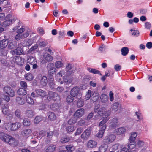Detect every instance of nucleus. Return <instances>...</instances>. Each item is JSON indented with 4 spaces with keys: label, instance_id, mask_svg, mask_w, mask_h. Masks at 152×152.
I'll list each match as a JSON object with an SVG mask.
<instances>
[{
    "label": "nucleus",
    "instance_id": "1",
    "mask_svg": "<svg viewBox=\"0 0 152 152\" xmlns=\"http://www.w3.org/2000/svg\"><path fill=\"white\" fill-rule=\"evenodd\" d=\"M23 28H21L17 31V33L18 34L15 37V39L16 41H18L21 39H24L26 38L29 34V31L28 30L26 31Z\"/></svg>",
    "mask_w": 152,
    "mask_h": 152
},
{
    "label": "nucleus",
    "instance_id": "2",
    "mask_svg": "<svg viewBox=\"0 0 152 152\" xmlns=\"http://www.w3.org/2000/svg\"><path fill=\"white\" fill-rule=\"evenodd\" d=\"M3 90L4 93L7 94L9 96L13 97L15 95L14 90L10 86H5L4 87Z\"/></svg>",
    "mask_w": 152,
    "mask_h": 152
},
{
    "label": "nucleus",
    "instance_id": "3",
    "mask_svg": "<svg viewBox=\"0 0 152 152\" xmlns=\"http://www.w3.org/2000/svg\"><path fill=\"white\" fill-rule=\"evenodd\" d=\"M115 138L116 136L114 134H109L104 137L103 141L105 143L110 144L114 141Z\"/></svg>",
    "mask_w": 152,
    "mask_h": 152
},
{
    "label": "nucleus",
    "instance_id": "4",
    "mask_svg": "<svg viewBox=\"0 0 152 152\" xmlns=\"http://www.w3.org/2000/svg\"><path fill=\"white\" fill-rule=\"evenodd\" d=\"M31 132L30 129H26L20 131L19 134L22 137L26 138L28 137Z\"/></svg>",
    "mask_w": 152,
    "mask_h": 152
},
{
    "label": "nucleus",
    "instance_id": "5",
    "mask_svg": "<svg viewBox=\"0 0 152 152\" xmlns=\"http://www.w3.org/2000/svg\"><path fill=\"white\" fill-rule=\"evenodd\" d=\"M53 59V57L51 55L48 53H45L43 55V58L41 62L42 64H45L47 62L51 61Z\"/></svg>",
    "mask_w": 152,
    "mask_h": 152
},
{
    "label": "nucleus",
    "instance_id": "6",
    "mask_svg": "<svg viewBox=\"0 0 152 152\" xmlns=\"http://www.w3.org/2000/svg\"><path fill=\"white\" fill-rule=\"evenodd\" d=\"M91 131V128L87 129L81 134V138L84 140H87L90 136Z\"/></svg>",
    "mask_w": 152,
    "mask_h": 152
},
{
    "label": "nucleus",
    "instance_id": "7",
    "mask_svg": "<svg viewBox=\"0 0 152 152\" xmlns=\"http://www.w3.org/2000/svg\"><path fill=\"white\" fill-rule=\"evenodd\" d=\"M109 118L105 117L103 120L100 122L99 124V129H105L106 128V125L105 124L109 120Z\"/></svg>",
    "mask_w": 152,
    "mask_h": 152
},
{
    "label": "nucleus",
    "instance_id": "8",
    "mask_svg": "<svg viewBox=\"0 0 152 152\" xmlns=\"http://www.w3.org/2000/svg\"><path fill=\"white\" fill-rule=\"evenodd\" d=\"M85 113V110L83 108H80L77 110L74 113V116L75 117L79 118L82 117Z\"/></svg>",
    "mask_w": 152,
    "mask_h": 152
},
{
    "label": "nucleus",
    "instance_id": "9",
    "mask_svg": "<svg viewBox=\"0 0 152 152\" xmlns=\"http://www.w3.org/2000/svg\"><path fill=\"white\" fill-rule=\"evenodd\" d=\"M97 142L94 140H90L87 142V147L88 148H93L96 147Z\"/></svg>",
    "mask_w": 152,
    "mask_h": 152
},
{
    "label": "nucleus",
    "instance_id": "10",
    "mask_svg": "<svg viewBox=\"0 0 152 152\" xmlns=\"http://www.w3.org/2000/svg\"><path fill=\"white\" fill-rule=\"evenodd\" d=\"M13 60L18 65H22L24 62V59L20 56H15L13 58Z\"/></svg>",
    "mask_w": 152,
    "mask_h": 152
},
{
    "label": "nucleus",
    "instance_id": "11",
    "mask_svg": "<svg viewBox=\"0 0 152 152\" xmlns=\"http://www.w3.org/2000/svg\"><path fill=\"white\" fill-rule=\"evenodd\" d=\"M6 142L13 146H15L17 143L15 139L10 136Z\"/></svg>",
    "mask_w": 152,
    "mask_h": 152
},
{
    "label": "nucleus",
    "instance_id": "12",
    "mask_svg": "<svg viewBox=\"0 0 152 152\" xmlns=\"http://www.w3.org/2000/svg\"><path fill=\"white\" fill-rule=\"evenodd\" d=\"M126 132V129L123 127H120L115 129L114 133L117 135H121L124 133Z\"/></svg>",
    "mask_w": 152,
    "mask_h": 152
},
{
    "label": "nucleus",
    "instance_id": "13",
    "mask_svg": "<svg viewBox=\"0 0 152 152\" xmlns=\"http://www.w3.org/2000/svg\"><path fill=\"white\" fill-rule=\"evenodd\" d=\"M80 89L79 87L75 86L70 91V94L73 97L75 96L78 94Z\"/></svg>",
    "mask_w": 152,
    "mask_h": 152
},
{
    "label": "nucleus",
    "instance_id": "14",
    "mask_svg": "<svg viewBox=\"0 0 152 152\" xmlns=\"http://www.w3.org/2000/svg\"><path fill=\"white\" fill-rule=\"evenodd\" d=\"M118 125V119L117 118H114L112 120L110 127L114 129L117 127Z\"/></svg>",
    "mask_w": 152,
    "mask_h": 152
},
{
    "label": "nucleus",
    "instance_id": "15",
    "mask_svg": "<svg viewBox=\"0 0 152 152\" xmlns=\"http://www.w3.org/2000/svg\"><path fill=\"white\" fill-rule=\"evenodd\" d=\"M10 136L9 135L4 132L0 133V139L4 142H6Z\"/></svg>",
    "mask_w": 152,
    "mask_h": 152
},
{
    "label": "nucleus",
    "instance_id": "16",
    "mask_svg": "<svg viewBox=\"0 0 152 152\" xmlns=\"http://www.w3.org/2000/svg\"><path fill=\"white\" fill-rule=\"evenodd\" d=\"M9 42L8 39H4L0 42V48L1 49H5L8 45Z\"/></svg>",
    "mask_w": 152,
    "mask_h": 152
},
{
    "label": "nucleus",
    "instance_id": "17",
    "mask_svg": "<svg viewBox=\"0 0 152 152\" xmlns=\"http://www.w3.org/2000/svg\"><path fill=\"white\" fill-rule=\"evenodd\" d=\"M21 124L19 122L12 123V131H15L21 127Z\"/></svg>",
    "mask_w": 152,
    "mask_h": 152
},
{
    "label": "nucleus",
    "instance_id": "18",
    "mask_svg": "<svg viewBox=\"0 0 152 152\" xmlns=\"http://www.w3.org/2000/svg\"><path fill=\"white\" fill-rule=\"evenodd\" d=\"M15 19L13 18L6 20L3 23L2 26L4 27H6L10 25L12 22H15Z\"/></svg>",
    "mask_w": 152,
    "mask_h": 152
},
{
    "label": "nucleus",
    "instance_id": "19",
    "mask_svg": "<svg viewBox=\"0 0 152 152\" xmlns=\"http://www.w3.org/2000/svg\"><path fill=\"white\" fill-rule=\"evenodd\" d=\"M35 92L37 95L42 97L45 96L47 95V93L45 91L40 89L36 90Z\"/></svg>",
    "mask_w": 152,
    "mask_h": 152
},
{
    "label": "nucleus",
    "instance_id": "20",
    "mask_svg": "<svg viewBox=\"0 0 152 152\" xmlns=\"http://www.w3.org/2000/svg\"><path fill=\"white\" fill-rule=\"evenodd\" d=\"M56 147L55 145H51L45 148V151L46 152H53L55 151Z\"/></svg>",
    "mask_w": 152,
    "mask_h": 152
},
{
    "label": "nucleus",
    "instance_id": "21",
    "mask_svg": "<svg viewBox=\"0 0 152 152\" xmlns=\"http://www.w3.org/2000/svg\"><path fill=\"white\" fill-rule=\"evenodd\" d=\"M53 66L54 64L52 63H50L47 65L48 67H49V66H53L50 69V70L48 72V73L51 75L54 73L56 70V68L53 67Z\"/></svg>",
    "mask_w": 152,
    "mask_h": 152
},
{
    "label": "nucleus",
    "instance_id": "22",
    "mask_svg": "<svg viewBox=\"0 0 152 152\" xmlns=\"http://www.w3.org/2000/svg\"><path fill=\"white\" fill-rule=\"evenodd\" d=\"M18 95L20 96H23L26 94L27 91L25 89L20 88L17 91Z\"/></svg>",
    "mask_w": 152,
    "mask_h": 152
},
{
    "label": "nucleus",
    "instance_id": "23",
    "mask_svg": "<svg viewBox=\"0 0 152 152\" xmlns=\"http://www.w3.org/2000/svg\"><path fill=\"white\" fill-rule=\"evenodd\" d=\"M23 52L21 48H18L16 49L12 50L11 53L13 54L16 55H20Z\"/></svg>",
    "mask_w": 152,
    "mask_h": 152
},
{
    "label": "nucleus",
    "instance_id": "24",
    "mask_svg": "<svg viewBox=\"0 0 152 152\" xmlns=\"http://www.w3.org/2000/svg\"><path fill=\"white\" fill-rule=\"evenodd\" d=\"M72 68V67L71 64H67L66 67V75H70V73H72L74 72L73 70H71Z\"/></svg>",
    "mask_w": 152,
    "mask_h": 152
},
{
    "label": "nucleus",
    "instance_id": "25",
    "mask_svg": "<svg viewBox=\"0 0 152 152\" xmlns=\"http://www.w3.org/2000/svg\"><path fill=\"white\" fill-rule=\"evenodd\" d=\"M100 98L102 102L105 103L108 101V96L105 94H102L101 95Z\"/></svg>",
    "mask_w": 152,
    "mask_h": 152
},
{
    "label": "nucleus",
    "instance_id": "26",
    "mask_svg": "<svg viewBox=\"0 0 152 152\" xmlns=\"http://www.w3.org/2000/svg\"><path fill=\"white\" fill-rule=\"evenodd\" d=\"M48 118L52 121L55 120L56 118L55 114L51 112L48 113Z\"/></svg>",
    "mask_w": 152,
    "mask_h": 152
},
{
    "label": "nucleus",
    "instance_id": "27",
    "mask_svg": "<svg viewBox=\"0 0 152 152\" xmlns=\"http://www.w3.org/2000/svg\"><path fill=\"white\" fill-rule=\"evenodd\" d=\"M33 43V41L30 39L27 40L26 41H24V43H23V46L27 47L31 46Z\"/></svg>",
    "mask_w": 152,
    "mask_h": 152
},
{
    "label": "nucleus",
    "instance_id": "28",
    "mask_svg": "<svg viewBox=\"0 0 152 152\" xmlns=\"http://www.w3.org/2000/svg\"><path fill=\"white\" fill-rule=\"evenodd\" d=\"M48 80L46 76H43L40 81L41 84L43 86H45L47 83Z\"/></svg>",
    "mask_w": 152,
    "mask_h": 152
},
{
    "label": "nucleus",
    "instance_id": "29",
    "mask_svg": "<svg viewBox=\"0 0 152 152\" xmlns=\"http://www.w3.org/2000/svg\"><path fill=\"white\" fill-rule=\"evenodd\" d=\"M27 62L28 63L32 64L34 63H36V60L35 57L32 56H30L27 59Z\"/></svg>",
    "mask_w": 152,
    "mask_h": 152
},
{
    "label": "nucleus",
    "instance_id": "30",
    "mask_svg": "<svg viewBox=\"0 0 152 152\" xmlns=\"http://www.w3.org/2000/svg\"><path fill=\"white\" fill-rule=\"evenodd\" d=\"M92 93L91 99H92L93 98H95V99L93 100V101L94 102L97 99L99 94L98 92L96 91H92Z\"/></svg>",
    "mask_w": 152,
    "mask_h": 152
},
{
    "label": "nucleus",
    "instance_id": "31",
    "mask_svg": "<svg viewBox=\"0 0 152 152\" xmlns=\"http://www.w3.org/2000/svg\"><path fill=\"white\" fill-rule=\"evenodd\" d=\"M108 147V145L106 144L102 145L99 148V150L100 152H105Z\"/></svg>",
    "mask_w": 152,
    "mask_h": 152
},
{
    "label": "nucleus",
    "instance_id": "32",
    "mask_svg": "<svg viewBox=\"0 0 152 152\" xmlns=\"http://www.w3.org/2000/svg\"><path fill=\"white\" fill-rule=\"evenodd\" d=\"M129 48L126 47L123 48L121 50L122 55L123 56H126L129 52Z\"/></svg>",
    "mask_w": 152,
    "mask_h": 152
},
{
    "label": "nucleus",
    "instance_id": "33",
    "mask_svg": "<svg viewBox=\"0 0 152 152\" xmlns=\"http://www.w3.org/2000/svg\"><path fill=\"white\" fill-rule=\"evenodd\" d=\"M26 114L27 116L29 118H32L34 115V112L31 110H27Z\"/></svg>",
    "mask_w": 152,
    "mask_h": 152
},
{
    "label": "nucleus",
    "instance_id": "34",
    "mask_svg": "<svg viewBox=\"0 0 152 152\" xmlns=\"http://www.w3.org/2000/svg\"><path fill=\"white\" fill-rule=\"evenodd\" d=\"M16 102L19 104H23L25 103L24 99L19 97H17L16 99Z\"/></svg>",
    "mask_w": 152,
    "mask_h": 152
},
{
    "label": "nucleus",
    "instance_id": "35",
    "mask_svg": "<svg viewBox=\"0 0 152 152\" xmlns=\"http://www.w3.org/2000/svg\"><path fill=\"white\" fill-rule=\"evenodd\" d=\"M17 47V45L15 43H13V42H9L7 48L9 49H13L16 48Z\"/></svg>",
    "mask_w": 152,
    "mask_h": 152
},
{
    "label": "nucleus",
    "instance_id": "36",
    "mask_svg": "<svg viewBox=\"0 0 152 152\" xmlns=\"http://www.w3.org/2000/svg\"><path fill=\"white\" fill-rule=\"evenodd\" d=\"M26 102L29 104H33L34 103L33 99L28 95L26 96Z\"/></svg>",
    "mask_w": 152,
    "mask_h": 152
},
{
    "label": "nucleus",
    "instance_id": "37",
    "mask_svg": "<svg viewBox=\"0 0 152 152\" xmlns=\"http://www.w3.org/2000/svg\"><path fill=\"white\" fill-rule=\"evenodd\" d=\"M119 103L117 102L114 103L113 105L111 108V110L112 111H114V112H116L118 110V106Z\"/></svg>",
    "mask_w": 152,
    "mask_h": 152
},
{
    "label": "nucleus",
    "instance_id": "38",
    "mask_svg": "<svg viewBox=\"0 0 152 152\" xmlns=\"http://www.w3.org/2000/svg\"><path fill=\"white\" fill-rule=\"evenodd\" d=\"M42 119L43 117L41 116H37L34 120V122L36 124H38Z\"/></svg>",
    "mask_w": 152,
    "mask_h": 152
},
{
    "label": "nucleus",
    "instance_id": "39",
    "mask_svg": "<svg viewBox=\"0 0 152 152\" xmlns=\"http://www.w3.org/2000/svg\"><path fill=\"white\" fill-rule=\"evenodd\" d=\"M105 130L99 129V132L97 134V136L99 138L102 137L103 136Z\"/></svg>",
    "mask_w": 152,
    "mask_h": 152
},
{
    "label": "nucleus",
    "instance_id": "40",
    "mask_svg": "<svg viewBox=\"0 0 152 152\" xmlns=\"http://www.w3.org/2000/svg\"><path fill=\"white\" fill-rule=\"evenodd\" d=\"M87 70L91 73L94 74H100V75H102V74L100 73V72L98 70L91 68H88Z\"/></svg>",
    "mask_w": 152,
    "mask_h": 152
},
{
    "label": "nucleus",
    "instance_id": "41",
    "mask_svg": "<svg viewBox=\"0 0 152 152\" xmlns=\"http://www.w3.org/2000/svg\"><path fill=\"white\" fill-rule=\"evenodd\" d=\"M137 136V134L136 132L132 133L129 139L130 141L134 142Z\"/></svg>",
    "mask_w": 152,
    "mask_h": 152
},
{
    "label": "nucleus",
    "instance_id": "42",
    "mask_svg": "<svg viewBox=\"0 0 152 152\" xmlns=\"http://www.w3.org/2000/svg\"><path fill=\"white\" fill-rule=\"evenodd\" d=\"M56 95L57 96V94L53 92L50 91L49 93V95L47 97L48 99H50L51 98H54L55 97V96Z\"/></svg>",
    "mask_w": 152,
    "mask_h": 152
},
{
    "label": "nucleus",
    "instance_id": "43",
    "mask_svg": "<svg viewBox=\"0 0 152 152\" xmlns=\"http://www.w3.org/2000/svg\"><path fill=\"white\" fill-rule=\"evenodd\" d=\"M130 31H131L132 33V35L134 36L137 37L139 35L140 33L139 31L138 30L131 29Z\"/></svg>",
    "mask_w": 152,
    "mask_h": 152
},
{
    "label": "nucleus",
    "instance_id": "44",
    "mask_svg": "<svg viewBox=\"0 0 152 152\" xmlns=\"http://www.w3.org/2000/svg\"><path fill=\"white\" fill-rule=\"evenodd\" d=\"M86 94L85 96V99L86 100L89 99L91 96L92 91L91 90H88L86 93Z\"/></svg>",
    "mask_w": 152,
    "mask_h": 152
},
{
    "label": "nucleus",
    "instance_id": "45",
    "mask_svg": "<svg viewBox=\"0 0 152 152\" xmlns=\"http://www.w3.org/2000/svg\"><path fill=\"white\" fill-rule=\"evenodd\" d=\"M77 120L75 117H73L71 118L68 121V123L69 124H72L75 123Z\"/></svg>",
    "mask_w": 152,
    "mask_h": 152
},
{
    "label": "nucleus",
    "instance_id": "46",
    "mask_svg": "<svg viewBox=\"0 0 152 152\" xmlns=\"http://www.w3.org/2000/svg\"><path fill=\"white\" fill-rule=\"evenodd\" d=\"M136 145V144L134 142L130 141L127 146L129 149H132L135 147Z\"/></svg>",
    "mask_w": 152,
    "mask_h": 152
},
{
    "label": "nucleus",
    "instance_id": "47",
    "mask_svg": "<svg viewBox=\"0 0 152 152\" xmlns=\"http://www.w3.org/2000/svg\"><path fill=\"white\" fill-rule=\"evenodd\" d=\"M55 65L57 68H59L62 67L63 65V64L60 61H58L55 63Z\"/></svg>",
    "mask_w": 152,
    "mask_h": 152
},
{
    "label": "nucleus",
    "instance_id": "48",
    "mask_svg": "<svg viewBox=\"0 0 152 152\" xmlns=\"http://www.w3.org/2000/svg\"><path fill=\"white\" fill-rule=\"evenodd\" d=\"M26 79L28 80H31L33 79L32 75L31 73H27L25 76Z\"/></svg>",
    "mask_w": 152,
    "mask_h": 152
},
{
    "label": "nucleus",
    "instance_id": "49",
    "mask_svg": "<svg viewBox=\"0 0 152 152\" xmlns=\"http://www.w3.org/2000/svg\"><path fill=\"white\" fill-rule=\"evenodd\" d=\"M23 124L25 126H28L30 125V121L27 119H24L23 121Z\"/></svg>",
    "mask_w": 152,
    "mask_h": 152
},
{
    "label": "nucleus",
    "instance_id": "50",
    "mask_svg": "<svg viewBox=\"0 0 152 152\" xmlns=\"http://www.w3.org/2000/svg\"><path fill=\"white\" fill-rule=\"evenodd\" d=\"M103 109H99L98 110L97 108L96 109V108H95L94 109V111L95 112H97L98 114L99 115L101 116L102 115H103Z\"/></svg>",
    "mask_w": 152,
    "mask_h": 152
},
{
    "label": "nucleus",
    "instance_id": "51",
    "mask_svg": "<svg viewBox=\"0 0 152 152\" xmlns=\"http://www.w3.org/2000/svg\"><path fill=\"white\" fill-rule=\"evenodd\" d=\"M84 105L83 101L82 99H79L77 103V106L78 107H82Z\"/></svg>",
    "mask_w": 152,
    "mask_h": 152
},
{
    "label": "nucleus",
    "instance_id": "52",
    "mask_svg": "<svg viewBox=\"0 0 152 152\" xmlns=\"http://www.w3.org/2000/svg\"><path fill=\"white\" fill-rule=\"evenodd\" d=\"M66 151H67V152H72L74 149L73 146L71 145H66Z\"/></svg>",
    "mask_w": 152,
    "mask_h": 152
},
{
    "label": "nucleus",
    "instance_id": "53",
    "mask_svg": "<svg viewBox=\"0 0 152 152\" xmlns=\"http://www.w3.org/2000/svg\"><path fill=\"white\" fill-rule=\"evenodd\" d=\"M30 37L31 39L33 41V42H34L37 39L38 36L37 34H31L30 36Z\"/></svg>",
    "mask_w": 152,
    "mask_h": 152
},
{
    "label": "nucleus",
    "instance_id": "54",
    "mask_svg": "<svg viewBox=\"0 0 152 152\" xmlns=\"http://www.w3.org/2000/svg\"><path fill=\"white\" fill-rule=\"evenodd\" d=\"M85 121L84 120L81 119L77 122V125L78 126H82L85 124Z\"/></svg>",
    "mask_w": 152,
    "mask_h": 152
},
{
    "label": "nucleus",
    "instance_id": "55",
    "mask_svg": "<svg viewBox=\"0 0 152 152\" xmlns=\"http://www.w3.org/2000/svg\"><path fill=\"white\" fill-rule=\"evenodd\" d=\"M83 129L81 127L78 128L75 133V135H80L83 132Z\"/></svg>",
    "mask_w": 152,
    "mask_h": 152
},
{
    "label": "nucleus",
    "instance_id": "56",
    "mask_svg": "<svg viewBox=\"0 0 152 152\" xmlns=\"http://www.w3.org/2000/svg\"><path fill=\"white\" fill-rule=\"evenodd\" d=\"M7 53V50L6 49H1L0 52V55L5 56H6Z\"/></svg>",
    "mask_w": 152,
    "mask_h": 152
},
{
    "label": "nucleus",
    "instance_id": "57",
    "mask_svg": "<svg viewBox=\"0 0 152 152\" xmlns=\"http://www.w3.org/2000/svg\"><path fill=\"white\" fill-rule=\"evenodd\" d=\"M5 128L6 130H10L12 131V123H8L5 125Z\"/></svg>",
    "mask_w": 152,
    "mask_h": 152
},
{
    "label": "nucleus",
    "instance_id": "58",
    "mask_svg": "<svg viewBox=\"0 0 152 152\" xmlns=\"http://www.w3.org/2000/svg\"><path fill=\"white\" fill-rule=\"evenodd\" d=\"M70 138L68 137H62L61 138V141L63 143L67 142L69 141Z\"/></svg>",
    "mask_w": 152,
    "mask_h": 152
},
{
    "label": "nucleus",
    "instance_id": "59",
    "mask_svg": "<svg viewBox=\"0 0 152 152\" xmlns=\"http://www.w3.org/2000/svg\"><path fill=\"white\" fill-rule=\"evenodd\" d=\"M119 146V145L118 144H115L113 145L111 147L112 149L113 150V151H115L117 150Z\"/></svg>",
    "mask_w": 152,
    "mask_h": 152
},
{
    "label": "nucleus",
    "instance_id": "60",
    "mask_svg": "<svg viewBox=\"0 0 152 152\" xmlns=\"http://www.w3.org/2000/svg\"><path fill=\"white\" fill-rule=\"evenodd\" d=\"M66 130L68 133L73 132L74 130V127L72 126H69L68 127Z\"/></svg>",
    "mask_w": 152,
    "mask_h": 152
},
{
    "label": "nucleus",
    "instance_id": "61",
    "mask_svg": "<svg viewBox=\"0 0 152 152\" xmlns=\"http://www.w3.org/2000/svg\"><path fill=\"white\" fill-rule=\"evenodd\" d=\"M128 149L123 145H122L121 147V151L120 152H128Z\"/></svg>",
    "mask_w": 152,
    "mask_h": 152
},
{
    "label": "nucleus",
    "instance_id": "62",
    "mask_svg": "<svg viewBox=\"0 0 152 152\" xmlns=\"http://www.w3.org/2000/svg\"><path fill=\"white\" fill-rule=\"evenodd\" d=\"M66 100L67 102L70 103L73 101V99L71 96H68L66 98Z\"/></svg>",
    "mask_w": 152,
    "mask_h": 152
},
{
    "label": "nucleus",
    "instance_id": "63",
    "mask_svg": "<svg viewBox=\"0 0 152 152\" xmlns=\"http://www.w3.org/2000/svg\"><path fill=\"white\" fill-rule=\"evenodd\" d=\"M46 133V132L45 131H40L38 134V137H39V138L42 137L45 135Z\"/></svg>",
    "mask_w": 152,
    "mask_h": 152
},
{
    "label": "nucleus",
    "instance_id": "64",
    "mask_svg": "<svg viewBox=\"0 0 152 152\" xmlns=\"http://www.w3.org/2000/svg\"><path fill=\"white\" fill-rule=\"evenodd\" d=\"M1 63L4 66L7 65V59L4 58H2L0 60Z\"/></svg>",
    "mask_w": 152,
    "mask_h": 152
}]
</instances>
